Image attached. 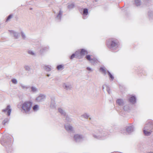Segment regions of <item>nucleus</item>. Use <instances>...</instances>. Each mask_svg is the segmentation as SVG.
I'll return each instance as SVG.
<instances>
[{
    "mask_svg": "<svg viewBox=\"0 0 153 153\" xmlns=\"http://www.w3.org/2000/svg\"><path fill=\"white\" fill-rule=\"evenodd\" d=\"M63 12L60 10L58 13L56 14L55 17L56 19L58 21H60L61 19V17L63 14Z\"/></svg>",
    "mask_w": 153,
    "mask_h": 153,
    "instance_id": "nucleus-10",
    "label": "nucleus"
},
{
    "mask_svg": "<svg viewBox=\"0 0 153 153\" xmlns=\"http://www.w3.org/2000/svg\"><path fill=\"white\" fill-rule=\"evenodd\" d=\"M32 108L34 111H36L39 109V106L37 105H36L33 106Z\"/></svg>",
    "mask_w": 153,
    "mask_h": 153,
    "instance_id": "nucleus-27",
    "label": "nucleus"
},
{
    "mask_svg": "<svg viewBox=\"0 0 153 153\" xmlns=\"http://www.w3.org/2000/svg\"><path fill=\"white\" fill-rule=\"evenodd\" d=\"M134 131V126L133 125H130L126 126L125 127V129H122L121 130V132L124 135L130 134Z\"/></svg>",
    "mask_w": 153,
    "mask_h": 153,
    "instance_id": "nucleus-6",
    "label": "nucleus"
},
{
    "mask_svg": "<svg viewBox=\"0 0 153 153\" xmlns=\"http://www.w3.org/2000/svg\"><path fill=\"white\" fill-rule=\"evenodd\" d=\"M51 66L49 65H45L44 66V69L47 71H50L51 70Z\"/></svg>",
    "mask_w": 153,
    "mask_h": 153,
    "instance_id": "nucleus-21",
    "label": "nucleus"
},
{
    "mask_svg": "<svg viewBox=\"0 0 153 153\" xmlns=\"http://www.w3.org/2000/svg\"><path fill=\"white\" fill-rule=\"evenodd\" d=\"M9 119L8 118H5L2 122V124L4 125H5V124L7 123L9 121Z\"/></svg>",
    "mask_w": 153,
    "mask_h": 153,
    "instance_id": "nucleus-33",
    "label": "nucleus"
},
{
    "mask_svg": "<svg viewBox=\"0 0 153 153\" xmlns=\"http://www.w3.org/2000/svg\"><path fill=\"white\" fill-rule=\"evenodd\" d=\"M119 45V42L116 39H109L106 42L107 47L113 52H115V50L117 49Z\"/></svg>",
    "mask_w": 153,
    "mask_h": 153,
    "instance_id": "nucleus-1",
    "label": "nucleus"
},
{
    "mask_svg": "<svg viewBox=\"0 0 153 153\" xmlns=\"http://www.w3.org/2000/svg\"><path fill=\"white\" fill-rule=\"evenodd\" d=\"M28 53L29 54L32 55L33 56H34L35 55V53L31 51H29L28 52Z\"/></svg>",
    "mask_w": 153,
    "mask_h": 153,
    "instance_id": "nucleus-42",
    "label": "nucleus"
},
{
    "mask_svg": "<svg viewBox=\"0 0 153 153\" xmlns=\"http://www.w3.org/2000/svg\"><path fill=\"white\" fill-rule=\"evenodd\" d=\"M86 69L87 70H88L90 71H92V69L89 67H87Z\"/></svg>",
    "mask_w": 153,
    "mask_h": 153,
    "instance_id": "nucleus-47",
    "label": "nucleus"
},
{
    "mask_svg": "<svg viewBox=\"0 0 153 153\" xmlns=\"http://www.w3.org/2000/svg\"><path fill=\"white\" fill-rule=\"evenodd\" d=\"M12 17H13V15L12 14H10V15H9L8 16V17L7 18V19H6V21H8L9 19H10L12 18Z\"/></svg>",
    "mask_w": 153,
    "mask_h": 153,
    "instance_id": "nucleus-43",
    "label": "nucleus"
},
{
    "mask_svg": "<svg viewBox=\"0 0 153 153\" xmlns=\"http://www.w3.org/2000/svg\"><path fill=\"white\" fill-rule=\"evenodd\" d=\"M100 70L101 71L102 73H103L105 75L106 74V71L103 67H101L100 68Z\"/></svg>",
    "mask_w": 153,
    "mask_h": 153,
    "instance_id": "nucleus-30",
    "label": "nucleus"
},
{
    "mask_svg": "<svg viewBox=\"0 0 153 153\" xmlns=\"http://www.w3.org/2000/svg\"><path fill=\"white\" fill-rule=\"evenodd\" d=\"M107 72L109 76L110 80L111 81H113L114 78V77L113 75L112 74H111L108 71H107Z\"/></svg>",
    "mask_w": 153,
    "mask_h": 153,
    "instance_id": "nucleus-24",
    "label": "nucleus"
},
{
    "mask_svg": "<svg viewBox=\"0 0 153 153\" xmlns=\"http://www.w3.org/2000/svg\"><path fill=\"white\" fill-rule=\"evenodd\" d=\"M30 92L33 93H35L38 91V89L35 86H32L30 88Z\"/></svg>",
    "mask_w": 153,
    "mask_h": 153,
    "instance_id": "nucleus-20",
    "label": "nucleus"
},
{
    "mask_svg": "<svg viewBox=\"0 0 153 153\" xmlns=\"http://www.w3.org/2000/svg\"><path fill=\"white\" fill-rule=\"evenodd\" d=\"M45 98V96L43 94H41L36 98V100L38 102L43 101Z\"/></svg>",
    "mask_w": 153,
    "mask_h": 153,
    "instance_id": "nucleus-11",
    "label": "nucleus"
},
{
    "mask_svg": "<svg viewBox=\"0 0 153 153\" xmlns=\"http://www.w3.org/2000/svg\"><path fill=\"white\" fill-rule=\"evenodd\" d=\"M82 18L83 19H85L87 18V15H85L84 14H82Z\"/></svg>",
    "mask_w": 153,
    "mask_h": 153,
    "instance_id": "nucleus-46",
    "label": "nucleus"
},
{
    "mask_svg": "<svg viewBox=\"0 0 153 153\" xmlns=\"http://www.w3.org/2000/svg\"><path fill=\"white\" fill-rule=\"evenodd\" d=\"M54 13H55V12H54Z\"/></svg>",
    "mask_w": 153,
    "mask_h": 153,
    "instance_id": "nucleus-55",
    "label": "nucleus"
},
{
    "mask_svg": "<svg viewBox=\"0 0 153 153\" xmlns=\"http://www.w3.org/2000/svg\"><path fill=\"white\" fill-rule=\"evenodd\" d=\"M98 0H95V1L96 2H97L98 1Z\"/></svg>",
    "mask_w": 153,
    "mask_h": 153,
    "instance_id": "nucleus-52",
    "label": "nucleus"
},
{
    "mask_svg": "<svg viewBox=\"0 0 153 153\" xmlns=\"http://www.w3.org/2000/svg\"><path fill=\"white\" fill-rule=\"evenodd\" d=\"M1 144L7 149L10 150V152H8V153H10L12 149V146L13 144L12 139L10 137H7L4 140H1Z\"/></svg>",
    "mask_w": 153,
    "mask_h": 153,
    "instance_id": "nucleus-3",
    "label": "nucleus"
},
{
    "mask_svg": "<svg viewBox=\"0 0 153 153\" xmlns=\"http://www.w3.org/2000/svg\"><path fill=\"white\" fill-rule=\"evenodd\" d=\"M129 102L132 104H135L136 102V98L134 96H131L129 98Z\"/></svg>",
    "mask_w": 153,
    "mask_h": 153,
    "instance_id": "nucleus-13",
    "label": "nucleus"
},
{
    "mask_svg": "<svg viewBox=\"0 0 153 153\" xmlns=\"http://www.w3.org/2000/svg\"><path fill=\"white\" fill-rule=\"evenodd\" d=\"M58 111L60 114L64 116H66V113L65 110L61 108H59L58 109Z\"/></svg>",
    "mask_w": 153,
    "mask_h": 153,
    "instance_id": "nucleus-14",
    "label": "nucleus"
},
{
    "mask_svg": "<svg viewBox=\"0 0 153 153\" xmlns=\"http://www.w3.org/2000/svg\"><path fill=\"white\" fill-rule=\"evenodd\" d=\"M83 138V136L79 134H75L74 137V140L76 143H79L82 141Z\"/></svg>",
    "mask_w": 153,
    "mask_h": 153,
    "instance_id": "nucleus-7",
    "label": "nucleus"
},
{
    "mask_svg": "<svg viewBox=\"0 0 153 153\" xmlns=\"http://www.w3.org/2000/svg\"><path fill=\"white\" fill-rule=\"evenodd\" d=\"M11 81L14 84H16L17 83V81L16 79H12Z\"/></svg>",
    "mask_w": 153,
    "mask_h": 153,
    "instance_id": "nucleus-40",
    "label": "nucleus"
},
{
    "mask_svg": "<svg viewBox=\"0 0 153 153\" xmlns=\"http://www.w3.org/2000/svg\"><path fill=\"white\" fill-rule=\"evenodd\" d=\"M24 68L26 71H30V68L27 65H25L24 67Z\"/></svg>",
    "mask_w": 153,
    "mask_h": 153,
    "instance_id": "nucleus-39",
    "label": "nucleus"
},
{
    "mask_svg": "<svg viewBox=\"0 0 153 153\" xmlns=\"http://www.w3.org/2000/svg\"><path fill=\"white\" fill-rule=\"evenodd\" d=\"M134 2L136 5L137 7L140 6L141 4V2L140 0H135Z\"/></svg>",
    "mask_w": 153,
    "mask_h": 153,
    "instance_id": "nucleus-25",
    "label": "nucleus"
},
{
    "mask_svg": "<svg viewBox=\"0 0 153 153\" xmlns=\"http://www.w3.org/2000/svg\"><path fill=\"white\" fill-rule=\"evenodd\" d=\"M152 129H153V122L150 121L147 123L145 125L143 130L144 133L146 136H149L151 134L152 132Z\"/></svg>",
    "mask_w": 153,
    "mask_h": 153,
    "instance_id": "nucleus-4",
    "label": "nucleus"
},
{
    "mask_svg": "<svg viewBox=\"0 0 153 153\" xmlns=\"http://www.w3.org/2000/svg\"><path fill=\"white\" fill-rule=\"evenodd\" d=\"M56 68L58 70H62L64 69L63 65H57Z\"/></svg>",
    "mask_w": 153,
    "mask_h": 153,
    "instance_id": "nucleus-28",
    "label": "nucleus"
},
{
    "mask_svg": "<svg viewBox=\"0 0 153 153\" xmlns=\"http://www.w3.org/2000/svg\"><path fill=\"white\" fill-rule=\"evenodd\" d=\"M105 86L106 88V90L107 92L109 94H110L111 92L110 91V89L109 87H108V86L107 85H105Z\"/></svg>",
    "mask_w": 153,
    "mask_h": 153,
    "instance_id": "nucleus-38",
    "label": "nucleus"
},
{
    "mask_svg": "<svg viewBox=\"0 0 153 153\" xmlns=\"http://www.w3.org/2000/svg\"><path fill=\"white\" fill-rule=\"evenodd\" d=\"M65 129L69 132H71L73 131V128L70 124H65Z\"/></svg>",
    "mask_w": 153,
    "mask_h": 153,
    "instance_id": "nucleus-9",
    "label": "nucleus"
},
{
    "mask_svg": "<svg viewBox=\"0 0 153 153\" xmlns=\"http://www.w3.org/2000/svg\"><path fill=\"white\" fill-rule=\"evenodd\" d=\"M50 74H47V76L48 77H49L50 76Z\"/></svg>",
    "mask_w": 153,
    "mask_h": 153,
    "instance_id": "nucleus-51",
    "label": "nucleus"
},
{
    "mask_svg": "<svg viewBox=\"0 0 153 153\" xmlns=\"http://www.w3.org/2000/svg\"><path fill=\"white\" fill-rule=\"evenodd\" d=\"M12 109L10 105H7L5 108L3 109L2 110V112L5 113L7 116H9L10 115Z\"/></svg>",
    "mask_w": 153,
    "mask_h": 153,
    "instance_id": "nucleus-8",
    "label": "nucleus"
},
{
    "mask_svg": "<svg viewBox=\"0 0 153 153\" xmlns=\"http://www.w3.org/2000/svg\"><path fill=\"white\" fill-rule=\"evenodd\" d=\"M109 131L111 132H112L113 131V130L112 129H110V130H109Z\"/></svg>",
    "mask_w": 153,
    "mask_h": 153,
    "instance_id": "nucleus-50",
    "label": "nucleus"
},
{
    "mask_svg": "<svg viewBox=\"0 0 153 153\" xmlns=\"http://www.w3.org/2000/svg\"><path fill=\"white\" fill-rule=\"evenodd\" d=\"M120 115H122V116H123V113H122L121 112H120Z\"/></svg>",
    "mask_w": 153,
    "mask_h": 153,
    "instance_id": "nucleus-49",
    "label": "nucleus"
},
{
    "mask_svg": "<svg viewBox=\"0 0 153 153\" xmlns=\"http://www.w3.org/2000/svg\"><path fill=\"white\" fill-rule=\"evenodd\" d=\"M20 86L23 89H27L29 88V87L25 85L22 84H21L20 85Z\"/></svg>",
    "mask_w": 153,
    "mask_h": 153,
    "instance_id": "nucleus-36",
    "label": "nucleus"
},
{
    "mask_svg": "<svg viewBox=\"0 0 153 153\" xmlns=\"http://www.w3.org/2000/svg\"><path fill=\"white\" fill-rule=\"evenodd\" d=\"M150 0H146V1H149Z\"/></svg>",
    "mask_w": 153,
    "mask_h": 153,
    "instance_id": "nucleus-53",
    "label": "nucleus"
},
{
    "mask_svg": "<svg viewBox=\"0 0 153 153\" xmlns=\"http://www.w3.org/2000/svg\"><path fill=\"white\" fill-rule=\"evenodd\" d=\"M50 107L51 108L53 109L56 108V103L54 98L52 97L51 98V103Z\"/></svg>",
    "mask_w": 153,
    "mask_h": 153,
    "instance_id": "nucleus-12",
    "label": "nucleus"
},
{
    "mask_svg": "<svg viewBox=\"0 0 153 153\" xmlns=\"http://www.w3.org/2000/svg\"><path fill=\"white\" fill-rule=\"evenodd\" d=\"M82 14L88 15V9L87 8H82Z\"/></svg>",
    "mask_w": 153,
    "mask_h": 153,
    "instance_id": "nucleus-22",
    "label": "nucleus"
},
{
    "mask_svg": "<svg viewBox=\"0 0 153 153\" xmlns=\"http://www.w3.org/2000/svg\"><path fill=\"white\" fill-rule=\"evenodd\" d=\"M10 33L13 35L14 36L15 39H17L18 38L19 33H18L13 30H10Z\"/></svg>",
    "mask_w": 153,
    "mask_h": 153,
    "instance_id": "nucleus-17",
    "label": "nucleus"
},
{
    "mask_svg": "<svg viewBox=\"0 0 153 153\" xmlns=\"http://www.w3.org/2000/svg\"><path fill=\"white\" fill-rule=\"evenodd\" d=\"M97 60L95 58H91L90 62L92 64H94L97 63Z\"/></svg>",
    "mask_w": 153,
    "mask_h": 153,
    "instance_id": "nucleus-29",
    "label": "nucleus"
},
{
    "mask_svg": "<svg viewBox=\"0 0 153 153\" xmlns=\"http://www.w3.org/2000/svg\"><path fill=\"white\" fill-rule=\"evenodd\" d=\"M32 102L30 101H26L22 105V111L23 113H27L30 110L32 106Z\"/></svg>",
    "mask_w": 153,
    "mask_h": 153,
    "instance_id": "nucleus-5",
    "label": "nucleus"
},
{
    "mask_svg": "<svg viewBox=\"0 0 153 153\" xmlns=\"http://www.w3.org/2000/svg\"><path fill=\"white\" fill-rule=\"evenodd\" d=\"M75 56H76V58L79 59L81 58V55L79 51H76L74 53Z\"/></svg>",
    "mask_w": 153,
    "mask_h": 153,
    "instance_id": "nucleus-23",
    "label": "nucleus"
},
{
    "mask_svg": "<svg viewBox=\"0 0 153 153\" xmlns=\"http://www.w3.org/2000/svg\"><path fill=\"white\" fill-rule=\"evenodd\" d=\"M81 55H84L85 53H88L87 51L84 49H81L80 52Z\"/></svg>",
    "mask_w": 153,
    "mask_h": 153,
    "instance_id": "nucleus-26",
    "label": "nucleus"
},
{
    "mask_svg": "<svg viewBox=\"0 0 153 153\" xmlns=\"http://www.w3.org/2000/svg\"><path fill=\"white\" fill-rule=\"evenodd\" d=\"M116 102L120 106H123L124 105L123 100L122 99H118L117 100Z\"/></svg>",
    "mask_w": 153,
    "mask_h": 153,
    "instance_id": "nucleus-19",
    "label": "nucleus"
},
{
    "mask_svg": "<svg viewBox=\"0 0 153 153\" xmlns=\"http://www.w3.org/2000/svg\"><path fill=\"white\" fill-rule=\"evenodd\" d=\"M21 35L22 38L25 39L26 38V36L25 34L22 31L21 32Z\"/></svg>",
    "mask_w": 153,
    "mask_h": 153,
    "instance_id": "nucleus-37",
    "label": "nucleus"
},
{
    "mask_svg": "<svg viewBox=\"0 0 153 153\" xmlns=\"http://www.w3.org/2000/svg\"><path fill=\"white\" fill-rule=\"evenodd\" d=\"M105 85H103V86H102V90H104V87H105Z\"/></svg>",
    "mask_w": 153,
    "mask_h": 153,
    "instance_id": "nucleus-48",
    "label": "nucleus"
},
{
    "mask_svg": "<svg viewBox=\"0 0 153 153\" xmlns=\"http://www.w3.org/2000/svg\"><path fill=\"white\" fill-rule=\"evenodd\" d=\"M63 87L65 89L67 90H70L72 88V86L70 85L65 83L63 84Z\"/></svg>",
    "mask_w": 153,
    "mask_h": 153,
    "instance_id": "nucleus-16",
    "label": "nucleus"
},
{
    "mask_svg": "<svg viewBox=\"0 0 153 153\" xmlns=\"http://www.w3.org/2000/svg\"><path fill=\"white\" fill-rule=\"evenodd\" d=\"M32 8H30V10H32Z\"/></svg>",
    "mask_w": 153,
    "mask_h": 153,
    "instance_id": "nucleus-54",
    "label": "nucleus"
},
{
    "mask_svg": "<svg viewBox=\"0 0 153 153\" xmlns=\"http://www.w3.org/2000/svg\"><path fill=\"white\" fill-rule=\"evenodd\" d=\"M65 120L67 122H71L72 121V119L70 118L69 117L67 114L66 116H65Z\"/></svg>",
    "mask_w": 153,
    "mask_h": 153,
    "instance_id": "nucleus-32",
    "label": "nucleus"
},
{
    "mask_svg": "<svg viewBox=\"0 0 153 153\" xmlns=\"http://www.w3.org/2000/svg\"><path fill=\"white\" fill-rule=\"evenodd\" d=\"M49 47L48 46H47L46 47H43L40 49V52L41 53H42L45 52L49 50Z\"/></svg>",
    "mask_w": 153,
    "mask_h": 153,
    "instance_id": "nucleus-15",
    "label": "nucleus"
},
{
    "mask_svg": "<svg viewBox=\"0 0 153 153\" xmlns=\"http://www.w3.org/2000/svg\"><path fill=\"white\" fill-rule=\"evenodd\" d=\"M74 57L76 58V56H75V54L74 53H73L70 56V59H72Z\"/></svg>",
    "mask_w": 153,
    "mask_h": 153,
    "instance_id": "nucleus-44",
    "label": "nucleus"
},
{
    "mask_svg": "<svg viewBox=\"0 0 153 153\" xmlns=\"http://www.w3.org/2000/svg\"><path fill=\"white\" fill-rule=\"evenodd\" d=\"M89 117V116L87 114L85 113L81 116L82 117H83L85 119H88Z\"/></svg>",
    "mask_w": 153,
    "mask_h": 153,
    "instance_id": "nucleus-35",
    "label": "nucleus"
},
{
    "mask_svg": "<svg viewBox=\"0 0 153 153\" xmlns=\"http://www.w3.org/2000/svg\"><path fill=\"white\" fill-rule=\"evenodd\" d=\"M148 16L150 20L153 19V11L150 10L148 13Z\"/></svg>",
    "mask_w": 153,
    "mask_h": 153,
    "instance_id": "nucleus-18",
    "label": "nucleus"
},
{
    "mask_svg": "<svg viewBox=\"0 0 153 153\" xmlns=\"http://www.w3.org/2000/svg\"><path fill=\"white\" fill-rule=\"evenodd\" d=\"M86 59L89 61H90L91 58V56L90 55H87L85 57Z\"/></svg>",
    "mask_w": 153,
    "mask_h": 153,
    "instance_id": "nucleus-41",
    "label": "nucleus"
},
{
    "mask_svg": "<svg viewBox=\"0 0 153 153\" xmlns=\"http://www.w3.org/2000/svg\"><path fill=\"white\" fill-rule=\"evenodd\" d=\"M123 109L124 111H128L130 110V107L128 105H125L123 108Z\"/></svg>",
    "mask_w": 153,
    "mask_h": 153,
    "instance_id": "nucleus-31",
    "label": "nucleus"
},
{
    "mask_svg": "<svg viewBox=\"0 0 153 153\" xmlns=\"http://www.w3.org/2000/svg\"><path fill=\"white\" fill-rule=\"evenodd\" d=\"M142 73L144 75H146L147 74V72L144 70H143L142 71Z\"/></svg>",
    "mask_w": 153,
    "mask_h": 153,
    "instance_id": "nucleus-45",
    "label": "nucleus"
},
{
    "mask_svg": "<svg viewBox=\"0 0 153 153\" xmlns=\"http://www.w3.org/2000/svg\"><path fill=\"white\" fill-rule=\"evenodd\" d=\"M74 7V4L73 3L71 4L68 5V8L69 9H71L73 8Z\"/></svg>",
    "mask_w": 153,
    "mask_h": 153,
    "instance_id": "nucleus-34",
    "label": "nucleus"
},
{
    "mask_svg": "<svg viewBox=\"0 0 153 153\" xmlns=\"http://www.w3.org/2000/svg\"><path fill=\"white\" fill-rule=\"evenodd\" d=\"M107 134V132L105 131V129H100L99 130H96L92 133L93 137L98 139H102L103 137H106Z\"/></svg>",
    "mask_w": 153,
    "mask_h": 153,
    "instance_id": "nucleus-2",
    "label": "nucleus"
}]
</instances>
